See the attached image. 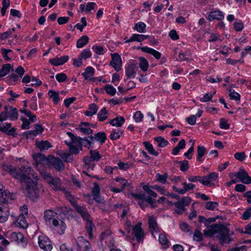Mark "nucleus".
<instances>
[{"instance_id": "21", "label": "nucleus", "mask_w": 251, "mask_h": 251, "mask_svg": "<svg viewBox=\"0 0 251 251\" xmlns=\"http://www.w3.org/2000/svg\"><path fill=\"white\" fill-rule=\"evenodd\" d=\"M76 129L79 130L83 135H89L93 133V130L90 127V125L88 123H81L79 127L76 128Z\"/></svg>"}, {"instance_id": "35", "label": "nucleus", "mask_w": 251, "mask_h": 251, "mask_svg": "<svg viewBox=\"0 0 251 251\" xmlns=\"http://www.w3.org/2000/svg\"><path fill=\"white\" fill-rule=\"evenodd\" d=\"M10 238L12 241L18 243L23 242L24 240V236L21 233L13 232L11 234Z\"/></svg>"}, {"instance_id": "1", "label": "nucleus", "mask_w": 251, "mask_h": 251, "mask_svg": "<svg viewBox=\"0 0 251 251\" xmlns=\"http://www.w3.org/2000/svg\"><path fill=\"white\" fill-rule=\"evenodd\" d=\"M203 232L205 236L211 237L215 235L222 245L229 244L233 241L231 237L233 233L230 234L229 229L222 225L213 224L208 227V230H204Z\"/></svg>"}, {"instance_id": "57", "label": "nucleus", "mask_w": 251, "mask_h": 251, "mask_svg": "<svg viewBox=\"0 0 251 251\" xmlns=\"http://www.w3.org/2000/svg\"><path fill=\"white\" fill-rule=\"evenodd\" d=\"M143 117V114L140 111H136L133 116V119L136 123L141 122Z\"/></svg>"}, {"instance_id": "61", "label": "nucleus", "mask_w": 251, "mask_h": 251, "mask_svg": "<svg viewBox=\"0 0 251 251\" xmlns=\"http://www.w3.org/2000/svg\"><path fill=\"white\" fill-rule=\"evenodd\" d=\"M234 27L236 31H240L243 29V23L241 21L235 22L234 23Z\"/></svg>"}, {"instance_id": "37", "label": "nucleus", "mask_w": 251, "mask_h": 251, "mask_svg": "<svg viewBox=\"0 0 251 251\" xmlns=\"http://www.w3.org/2000/svg\"><path fill=\"white\" fill-rule=\"evenodd\" d=\"M139 67L143 71H146L149 67V64L147 60L144 57L139 58Z\"/></svg>"}, {"instance_id": "24", "label": "nucleus", "mask_w": 251, "mask_h": 251, "mask_svg": "<svg viewBox=\"0 0 251 251\" xmlns=\"http://www.w3.org/2000/svg\"><path fill=\"white\" fill-rule=\"evenodd\" d=\"M15 224L16 226L20 227L23 228H26L28 226L27 223L23 214L19 215Z\"/></svg>"}, {"instance_id": "55", "label": "nucleus", "mask_w": 251, "mask_h": 251, "mask_svg": "<svg viewBox=\"0 0 251 251\" xmlns=\"http://www.w3.org/2000/svg\"><path fill=\"white\" fill-rule=\"evenodd\" d=\"M219 205L217 202L210 201L207 202L205 205V208L209 210H213Z\"/></svg>"}, {"instance_id": "43", "label": "nucleus", "mask_w": 251, "mask_h": 251, "mask_svg": "<svg viewBox=\"0 0 251 251\" xmlns=\"http://www.w3.org/2000/svg\"><path fill=\"white\" fill-rule=\"evenodd\" d=\"M94 226L91 221H88L87 222L86 229L90 238H92L93 236L92 231Z\"/></svg>"}, {"instance_id": "41", "label": "nucleus", "mask_w": 251, "mask_h": 251, "mask_svg": "<svg viewBox=\"0 0 251 251\" xmlns=\"http://www.w3.org/2000/svg\"><path fill=\"white\" fill-rule=\"evenodd\" d=\"M63 191H65V195L66 197V198L70 201V202L71 203V204L73 205V206L75 208H76V206H78L76 203L75 200V198L73 196H72L69 192L68 191H65L64 189H63Z\"/></svg>"}, {"instance_id": "17", "label": "nucleus", "mask_w": 251, "mask_h": 251, "mask_svg": "<svg viewBox=\"0 0 251 251\" xmlns=\"http://www.w3.org/2000/svg\"><path fill=\"white\" fill-rule=\"evenodd\" d=\"M148 223L150 230L153 235L154 233H157L159 231V229L157 224L156 220L152 216H150L148 218Z\"/></svg>"}, {"instance_id": "13", "label": "nucleus", "mask_w": 251, "mask_h": 251, "mask_svg": "<svg viewBox=\"0 0 251 251\" xmlns=\"http://www.w3.org/2000/svg\"><path fill=\"white\" fill-rule=\"evenodd\" d=\"M112 60L110 62V65L114 68L115 71L118 72L121 69L122 59L118 53L111 54Z\"/></svg>"}, {"instance_id": "15", "label": "nucleus", "mask_w": 251, "mask_h": 251, "mask_svg": "<svg viewBox=\"0 0 251 251\" xmlns=\"http://www.w3.org/2000/svg\"><path fill=\"white\" fill-rule=\"evenodd\" d=\"M141 223L137 224L133 227V234L138 242H140L144 237V233L141 227Z\"/></svg>"}, {"instance_id": "40", "label": "nucleus", "mask_w": 251, "mask_h": 251, "mask_svg": "<svg viewBox=\"0 0 251 251\" xmlns=\"http://www.w3.org/2000/svg\"><path fill=\"white\" fill-rule=\"evenodd\" d=\"M229 96L231 100H234L236 101L239 100L240 99V95L238 93L236 92L234 90L232 89H228Z\"/></svg>"}, {"instance_id": "5", "label": "nucleus", "mask_w": 251, "mask_h": 251, "mask_svg": "<svg viewBox=\"0 0 251 251\" xmlns=\"http://www.w3.org/2000/svg\"><path fill=\"white\" fill-rule=\"evenodd\" d=\"M14 177L19 179L22 182H30L33 179L38 180V176L34 174L33 169L28 165L16 168V173L13 174Z\"/></svg>"}, {"instance_id": "46", "label": "nucleus", "mask_w": 251, "mask_h": 251, "mask_svg": "<svg viewBox=\"0 0 251 251\" xmlns=\"http://www.w3.org/2000/svg\"><path fill=\"white\" fill-rule=\"evenodd\" d=\"M87 25V22L85 17H82L81 19L80 23L77 24L75 27H76L77 30L81 31L84 27L86 26Z\"/></svg>"}, {"instance_id": "32", "label": "nucleus", "mask_w": 251, "mask_h": 251, "mask_svg": "<svg viewBox=\"0 0 251 251\" xmlns=\"http://www.w3.org/2000/svg\"><path fill=\"white\" fill-rule=\"evenodd\" d=\"M125 120L123 117L117 116L115 118L111 120L109 123L113 126L120 127L124 123Z\"/></svg>"}, {"instance_id": "10", "label": "nucleus", "mask_w": 251, "mask_h": 251, "mask_svg": "<svg viewBox=\"0 0 251 251\" xmlns=\"http://www.w3.org/2000/svg\"><path fill=\"white\" fill-rule=\"evenodd\" d=\"M191 201V199L190 197H184L175 202L174 205L177 208L176 212L179 214H181L182 211L185 210V206L188 205Z\"/></svg>"}, {"instance_id": "56", "label": "nucleus", "mask_w": 251, "mask_h": 251, "mask_svg": "<svg viewBox=\"0 0 251 251\" xmlns=\"http://www.w3.org/2000/svg\"><path fill=\"white\" fill-rule=\"evenodd\" d=\"M158 240L160 243L162 245H167L169 243V241L166 238V234L164 233L159 234Z\"/></svg>"}, {"instance_id": "45", "label": "nucleus", "mask_w": 251, "mask_h": 251, "mask_svg": "<svg viewBox=\"0 0 251 251\" xmlns=\"http://www.w3.org/2000/svg\"><path fill=\"white\" fill-rule=\"evenodd\" d=\"M92 55L90 49H86L83 50L79 54V56L84 59H86L90 57Z\"/></svg>"}, {"instance_id": "36", "label": "nucleus", "mask_w": 251, "mask_h": 251, "mask_svg": "<svg viewBox=\"0 0 251 251\" xmlns=\"http://www.w3.org/2000/svg\"><path fill=\"white\" fill-rule=\"evenodd\" d=\"M143 144L145 146L146 149L149 152V153L152 155L157 156L158 153L155 151L153 148L152 145L148 142H144Z\"/></svg>"}, {"instance_id": "4", "label": "nucleus", "mask_w": 251, "mask_h": 251, "mask_svg": "<svg viewBox=\"0 0 251 251\" xmlns=\"http://www.w3.org/2000/svg\"><path fill=\"white\" fill-rule=\"evenodd\" d=\"M15 196L7 190H3L0 188V222H6L9 215L7 203L9 200L15 199Z\"/></svg>"}, {"instance_id": "58", "label": "nucleus", "mask_w": 251, "mask_h": 251, "mask_svg": "<svg viewBox=\"0 0 251 251\" xmlns=\"http://www.w3.org/2000/svg\"><path fill=\"white\" fill-rule=\"evenodd\" d=\"M193 239L196 241H201L202 240V235L201 231L196 229L193 235Z\"/></svg>"}, {"instance_id": "26", "label": "nucleus", "mask_w": 251, "mask_h": 251, "mask_svg": "<svg viewBox=\"0 0 251 251\" xmlns=\"http://www.w3.org/2000/svg\"><path fill=\"white\" fill-rule=\"evenodd\" d=\"M76 211L80 214L82 218L87 222L89 220V218L90 217V214L88 213L87 209L83 207H81L79 205L76 206V208H75Z\"/></svg>"}, {"instance_id": "50", "label": "nucleus", "mask_w": 251, "mask_h": 251, "mask_svg": "<svg viewBox=\"0 0 251 251\" xmlns=\"http://www.w3.org/2000/svg\"><path fill=\"white\" fill-rule=\"evenodd\" d=\"M180 170L182 172L186 171L189 167V162L186 160L179 161Z\"/></svg>"}, {"instance_id": "28", "label": "nucleus", "mask_w": 251, "mask_h": 251, "mask_svg": "<svg viewBox=\"0 0 251 251\" xmlns=\"http://www.w3.org/2000/svg\"><path fill=\"white\" fill-rule=\"evenodd\" d=\"M95 73L94 69L92 67H87L85 72L82 74V75L86 80H94L95 78L92 77Z\"/></svg>"}, {"instance_id": "49", "label": "nucleus", "mask_w": 251, "mask_h": 251, "mask_svg": "<svg viewBox=\"0 0 251 251\" xmlns=\"http://www.w3.org/2000/svg\"><path fill=\"white\" fill-rule=\"evenodd\" d=\"M143 190L149 195V196L156 198L157 196V194L153 191L148 185H144L143 187Z\"/></svg>"}, {"instance_id": "22", "label": "nucleus", "mask_w": 251, "mask_h": 251, "mask_svg": "<svg viewBox=\"0 0 251 251\" xmlns=\"http://www.w3.org/2000/svg\"><path fill=\"white\" fill-rule=\"evenodd\" d=\"M148 37V35L133 34L129 39H126L127 38V37L125 38V40H126L125 43H129L134 41L142 42L144 40L147 39V38Z\"/></svg>"}, {"instance_id": "48", "label": "nucleus", "mask_w": 251, "mask_h": 251, "mask_svg": "<svg viewBox=\"0 0 251 251\" xmlns=\"http://www.w3.org/2000/svg\"><path fill=\"white\" fill-rule=\"evenodd\" d=\"M92 50L97 54L103 55L104 53V50L102 46L94 45Z\"/></svg>"}, {"instance_id": "9", "label": "nucleus", "mask_w": 251, "mask_h": 251, "mask_svg": "<svg viewBox=\"0 0 251 251\" xmlns=\"http://www.w3.org/2000/svg\"><path fill=\"white\" fill-rule=\"evenodd\" d=\"M43 176L45 181L49 184L53 190H62L61 188V181L59 178L53 177L48 173H44Z\"/></svg>"}, {"instance_id": "42", "label": "nucleus", "mask_w": 251, "mask_h": 251, "mask_svg": "<svg viewBox=\"0 0 251 251\" xmlns=\"http://www.w3.org/2000/svg\"><path fill=\"white\" fill-rule=\"evenodd\" d=\"M107 111L105 107L102 108L98 114V118L100 121H103L107 118Z\"/></svg>"}, {"instance_id": "60", "label": "nucleus", "mask_w": 251, "mask_h": 251, "mask_svg": "<svg viewBox=\"0 0 251 251\" xmlns=\"http://www.w3.org/2000/svg\"><path fill=\"white\" fill-rule=\"evenodd\" d=\"M56 79L59 82H64L67 78V75L63 73L58 74L56 75Z\"/></svg>"}, {"instance_id": "12", "label": "nucleus", "mask_w": 251, "mask_h": 251, "mask_svg": "<svg viewBox=\"0 0 251 251\" xmlns=\"http://www.w3.org/2000/svg\"><path fill=\"white\" fill-rule=\"evenodd\" d=\"M38 244L40 248L46 251H50L52 248L50 241L45 235L39 236Z\"/></svg>"}, {"instance_id": "14", "label": "nucleus", "mask_w": 251, "mask_h": 251, "mask_svg": "<svg viewBox=\"0 0 251 251\" xmlns=\"http://www.w3.org/2000/svg\"><path fill=\"white\" fill-rule=\"evenodd\" d=\"M78 251H87L90 249V243L83 236H79L76 239Z\"/></svg>"}, {"instance_id": "2", "label": "nucleus", "mask_w": 251, "mask_h": 251, "mask_svg": "<svg viewBox=\"0 0 251 251\" xmlns=\"http://www.w3.org/2000/svg\"><path fill=\"white\" fill-rule=\"evenodd\" d=\"M67 134L70 138L71 142H67L65 141V143L69 147L70 151L71 153L77 154L79 151L82 150V146L88 149L94 148V143L92 135L89 136V139H87L75 136L70 132H68Z\"/></svg>"}, {"instance_id": "34", "label": "nucleus", "mask_w": 251, "mask_h": 251, "mask_svg": "<svg viewBox=\"0 0 251 251\" xmlns=\"http://www.w3.org/2000/svg\"><path fill=\"white\" fill-rule=\"evenodd\" d=\"M206 150L204 146H199L197 147V157L198 161L201 162L202 161L201 158L206 153Z\"/></svg>"}, {"instance_id": "64", "label": "nucleus", "mask_w": 251, "mask_h": 251, "mask_svg": "<svg viewBox=\"0 0 251 251\" xmlns=\"http://www.w3.org/2000/svg\"><path fill=\"white\" fill-rule=\"evenodd\" d=\"M245 157L244 152H236L234 154V157L240 161H243L245 159Z\"/></svg>"}, {"instance_id": "52", "label": "nucleus", "mask_w": 251, "mask_h": 251, "mask_svg": "<svg viewBox=\"0 0 251 251\" xmlns=\"http://www.w3.org/2000/svg\"><path fill=\"white\" fill-rule=\"evenodd\" d=\"M146 25L145 23L140 22L135 24L133 29L137 31H144L145 30Z\"/></svg>"}, {"instance_id": "54", "label": "nucleus", "mask_w": 251, "mask_h": 251, "mask_svg": "<svg viewBox=\"0 0 251 251\" xmlns=\"http://www.w3.org/2000/svg\"><path fill=\"white\" fill-rule=\"evenodd\" d=\"M122 134V132L118 130L117 131L116 130L112 131L110 135V138L112 140H115L119 138Z\"/></svg>"}, {"instance_id": "51", "label": "nucleus", "mask_w": 251, "mask_h": 251, "mask_svg": "<svg viewBox=\"0 0 251 251\" xmlns=\"http://www.w3.org/2000/svg\"><path fill=\"white\" fill-rule=\"evenodd\" d=\"M3 169L9 173V174L14 177V173H16V168L12 167L11 166H10L7 164H4L2 166Z\"/></svg>"}, {"instance_id": "33", "label": "nucleus", "mask_w": 251, "mask_h": 251, "mask_svg": "<svg viewBox=\"0 0 251 251\" xmlns=\"http://www.w3.org/2000/svg\"><path fill=\"white\" fill-rule=\"evenodd\" d=\"M89 37L86 35L82 36L76 42V46L77 48H81L86 45L89 41Z\"/></svg>"}, {"instance_id": "62", "label": "nucleus", "mask_w": 251, "mask_h": 251, "mask_svg": "<svg viewBox=\"0 0 251 251\" xmlns=\"http://www.w3.org/2000/svg\"><path fill=\"white\" fill-rule=\"evenodd\" d=\"M100 189L99 185L97 183H94V187L92 189V194L93 196H96L100 195Z\"/></svg>"}, {"instance_id": "44", "label": "nucleus", "mask_w": 251, "mask_h": 251, "mask_svg": "<svg viewBox=\"0 0 251 251\" xmlns=\"http://www.w3.org/2000/svg\"><path fill=\"white\" fill-rule=\"evenodd\" d=\"M106 93L112 96L115 95L116 92V89L111 85L107 84L104 86Z\"/></svg>"}, {"instance_id": "59", "label": "nucleus", "mask_w": 251, "mask_h": 251, "mask_svg": "<svg viewBox=\"0 0 251 251\" xmlns=\"http://www.w3.org/2000/svg\"><path fill=\"white\" fill-rule=\"evenodd\" d=\"M219 126L221 128L227 129L229 128V125L227 123V120L224 118L220 119Z\"/></svg>"}, {"instance_id": "31", "label": "nucleus", "mask_w": 251, "mask_h": 251, "mask_svg": "<svg viewBox=\"0 0 251 251\" xmlns=\"http://www.w3.org/2000/svg\"><path fill=\"white\" fill-rule=\"evenodd\" d=\"M142 50L145 52H147L152 54L155 58L158 59L161 57V53L158 51L147 47L142 48Z\"/></svg>"}, {"instance_id": "23", "label": "nucleus", "mask_w": 251, "mask_h": 251, "mask_svg": "<svg viewBox=\"0 0 251 251\" xmlns=\"http://www.w3.org/2000/svg\"><path fill=\"white\" fill-rule=\"evenodd\" d=\"M69 56L68 55H64L60 58L56 57L50 60V62L54 66H59L62 65L69 59Z\"/></svg>"}, {"instance_id": "7", "label": "nucleus", "mask_w": 251, "mask_h": 251, "mask_svg": "<svg viewBox=\"0 0 251 251\" xmlns=\"http://www.w3.org/2000/svg\"><path fill=\"white\" fill-rule=\"evenodd\" d=\"M100 158L101 156L98 151L96 150H91L90 151V156L84 158L85 166L88 169L93 170L95 165L94 162L99 161Z\"/></svg>"}, {"instance_id": "30", "label": "nucleus", "mask_w": 251, "mask_h": 251, "mask_svg": "<svg viewBox=\"0 0 251 251\" xmlns=\"http://www.w3.org/2000/svg\"><path fill=\"white\" fill-rule=\"evenodd\" d=\"M12 69V72H14L13 66L10 64H5L2 65L1 69L0 70V77L5 76Z\"/></svg>"}, {"instance_id": "63", "label": "nucleus", "mask_w": 251, "mask_h": 251, "mask_svg": "<svg viewBox=\"0 0 251 251\" xmlns=\"http://www.w3.org/2000/svg\"><path fill=\"white\" fill-rule=\"evenodd\" d=\"M21 120L23 123L22 125V128L23 129H28L30 125V123L28 120L24 117H21Z\"/></svg>"}, {"instance_id": "39", "label": "nucleus", "mask_w": 251, "mask_h": 251, "mask_svg": "<svg viewBox=\"0 0 251 251\" xmlns=\"http://www.w3.org/2000/svg\"><path fill=\"white\" fill-rule=\"evenodd\" d=\"M48 95L50 98L52 99L55 104H57L59 102V98L58 93L53 90H50L48 92Z\"/></svg>"}, {"instance_id": "6", "label": "nucleus", "mask_w": 251, "mask_h": 251, "mask_svg": "<svg viewBox=\"0 0 251 251\" xmlns=\"http://www.w3.org/2000/svg\"><path fill=\"white\" fill-rule=\"evenodd\" d=\"M26 184L25 191L26 195L31 199L38 197L40 191H43L42 186L38 184L36 181L31 180Z\"/></svg>"}, {"instance_id": "29", "label": "nucleus", "mask_w": 251, "mask_h": 251, "mask_svg": "<svg viewBox=\"0 0 251 251\" xmlns=\"http://www.w3.org/2000/svg\"><path fill=\"white\" fill-rule=\"evenodd\" d=\"M93 141L99 142L100 145L103 144L106 139V135L104 132H99L95 134L94 136L92 135Z\"/></svg>"}, {"instance_id": "19", "label": "nucleus", "mask_w": 251, "mask_h": 251, "mask_svg": "<svg viewBox=\"0 0 251 251\" xmlns=\"http://www.w3.org/2000/svg\"><path fill=\"white\" fill-rule=\"evenodd\" d=\"M49 161L50 164L57 171H60L64 168L62 160L58 158L51 156L49 158Z\"/></svg>"}, {"instance_id": "8", "label": "nucleus", "mask_w": 251, "mask_h": 251, "mask_svg": "<svg viewBox=\"0 0 251 251\" xmlns=\"http://www.w3.org/2000/svg\"><path fill=\"white\" fill-rule=\"evenodd\" d=\"M236 176L241 182L246 184L251 183V177H250L248 173L243 168H240L239 171L235 174L230 173L229 176L232 178L233 176Z\"/></svg>"}, {"instance_id": "38", "label": "nucleus", "mask_w": 251, "mask_h": 251, "mask_svg": "<svg viewBox=\"0 0 251 251\" xmlns=\"http://www.w3.org/2000/svg\"><path fill=\"white\" fill-rule=\"evenodd\" d=\"M154 141L158 143V147L160 148H164L166 147L169 143L164 138L159 136L154 138Z\"/></svg>"}, {"instance_id": "18", "label": "nucleus", "mask_w": 251, "mask_h": 251, "mask_svg": "<svg viewBox=\"0 0 251 251\" xmlns=\"http://www.w3.org/2000/svg\"><path fill=\"white\" fill-rule=\"evenodd\" d=\"M138 70V68L135 64L133 63L128 64L126 68V74L127 79L134 77Z\"/></svg>"}, {"instance_id": "16", "label": "nucleus", "mask_w": 251, "mask_h": 251, "mask_svg": "<svg viewBox=\"0 0 251 251\" xmlns=\"http://www.w3.org/2000/svg\"><path fill=\"white\" fill-rule=\"evenodd\" d=\"M131 195L136 200H139L140 201H146L148 203L153 206V200L150 196H147L144 193H131Z\"/></svg>"}, {"instance_id": "47", "label": "nucleus", "mask_w": 251, "mask_h": 251, "mask_svg": "<svg viewBox=\"0 0 251 251\" xmlns=\"http://www.w3.org/2000/svg\"><path fill=\"white\" fill-rule=\"evenodd\" d=\"M157 180L162 184H165L168 178V175L165 173L164 175H161L159 173L156 174Z\"/></svg>"}, {"instance_id": "11", "label": "nucleus", "mask_w": 251, "mask_h": 251, "mask_svg": "<svg viewBox=\"0 0 251 251\" xmlns=\"http://www.w3.org/2000/svg\"><path fill=\"white\" fill-rule=\"evenodd\" d=\"M218 175L215 172H212L202 177L201 183L207 186L211 187L214 185L213 182L218 180Z\"/></svg>"}, {"instance_id": "25", "label": "nucleus", "mask_w": 251, "mask_h": 251, "mask_svg": "<svg viewBox=\"0 0 251 251\" xmlns=\"http://www.w3.org/2000/svg\"><path fill=\"white\" fill-rule=\"evenodd\" d=\"M35 145L42 151L47 150L52 147L51 144L47 140L36 141Z\"/></svg>"}, {"instance_id": "20", "label": "nucleus", "mask_w": 251, "mask_h": 251, "mask_svg": "<svg viewBox=\"0 0 251 251\" xmlns=\"http://www.w3.org/2000/svg\"><path fill=\"white\" fill-rule=\"evenodd\" d=\"M5 111L10 120L14 121L18 119V114L16 108H13L9 105H5Z\"/></svg>"}, {"instance_id": "3", "label": "nucleus", "mask_w": 251, "mask_h": 251, "mask_svg": "<svg viewBox=\"0 0 251 251\" xmlns=\"http://www.w3.org/2000/svg\"><path fill=\"white\" fill-rule=\"evenodd\" d=\"M44 220L47 225L51 228L54 232L61 235L64 232L66 225L64 222L59 219L56 213L51 210L44 212Z\"/></svg>"}, {"instance_id": "53", "label": "nucleus", "mask_w": 251, "mask_h": 251, "mask_svg": "<svg viewBox=\"0 0 251 251\" xmlns=\"http://www.w3.org/2000/svg\"><path fill=\"white\" fill-rule=\"evenodd\" d=\"M115 180L121 184V188L123 190H124L129 184L127 181L123 177H117L115 179Z\"/></svg>"}, {"instance_id": "27", "label": "nucleus", "mask_w": 251, "mask_h": 251, "mask_svg": "<svg viewBox=\"0 0 251 251\" xmlns=\"http://www.w3.org/2000/svg\"><path fill=\"white\" fill-rule=\"evenodd\" d=\"M224 17V15L221 11H213L209 13L208 15V20L210 21H212L214 20L220 21L222 20Z\"/></svg>"}]
</instances>
